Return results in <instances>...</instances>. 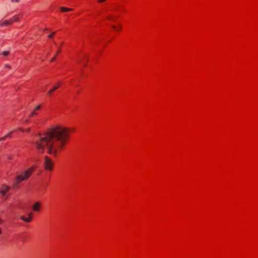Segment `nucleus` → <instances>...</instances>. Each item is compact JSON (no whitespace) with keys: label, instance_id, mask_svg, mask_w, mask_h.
Instances as JSON below:
<instances>
[{"label":"nucleus","instance_id":"a211bd4d","mask_svg":"<svg viewBox=\"0 0 258 258\" xmlns=\"http://www.w3.org/2000/svg\"><path fill=\"white\" fill-rule=\"evenodd\" d=\"M5 68H9V69H10V66L9 65H8V64H6V65L5 66Z\"/></svg>","mask_w":258,"mask_h":258},{"label":"nucleus","instance_id":"393cba45","mask_svg":"<svg viewBox=\"0 0 258 258\" xmlns=\"http://www.w3.org/2000/svg\"><path fill=\"white\" fill-rule=\"evenodd\" d=\"M28 121H29V120H28V119H26V120H25V121L26 122H28Z\"/></svg>","mask_w":258,"mask_h":258},{"label":"nucleus","instance_id":"6e6552de","mask_svg":"<svg viewBox=\"0 0 258 258\" xmlns=\"http://www.w3.org/2000/svg\"><path fill=\"white\" fill-rule=\"evenodd\" d=\"M31 216H32V213H30L29 214V217L28 218H25L24 216H22L20 217V219L26 222H29L31 220Z\"/></svg>","mask_w":258,"mask_h":258},{"label":"nucleus","instance_id":"20e7f679","mask_svg":"<svg viewBox=\"0 0 258 258\" xmlns=\"http://www.w3.org/2000/svg\"><path fill=\"white\" fill-rule=\"evenodd\" d=\"M10 187L6 185L2 184L0 186V194L4 197V200H6L8 197L7 196V192L10 189Z\"/></svg>","mask_w":258,"mask_h":258},{"label":"nucleus","instance_id":"7ed1b4c3","mask_svg":"<svg viewBox=\"0 0 258 258\" xmlns=\"http://www.w3.org/2000/svg\"><path fill=\"white\" fill-rule=\"evenodd\" d=\"M44 168L45 170L52 171L53 167V163L51 159L47 156L44 157Z\"/></svg>","mask_w":258,"mask_h":258},{"label":"nucleus","instance_id":"6ab92c4d","mask_svg":"<svg viewBox=\"0 0 258 258\" xmlns=\"http://www.w3.org/2000/svg\"><path fill=\"white\" fill-rule=\"evenodd\" d=\"M19 130H20L22 132H24V130L22 128H19Z\"/></svg>","mask_w":258,"mask_h":258},{"label":"nucleus","instance_id":"f8f14e48","mask_svg":"<svg viewBox=\"0 0 258 258\" xmlns=\"http://www.w3.org/2000/svg\"><path fill=\"white\" fill-rule=\"evenodd\" d=\"M2 53L4 55L7 56L9 54V52L8 51H4Z\"/></svg>","mask_w":258,"mask_h":258},{"label":"nucleus","instance_id":"2eb2a0df","mask_svg":"<svg viewBox=\"0 0 258 258\" xmlns=\"http://www.w3.org/2000/svg\"><path fill=\"white\" fill-rule=\"evenodd\" d=\"M6 138H7V137L6 136L2 138H0V141H5L6 139Z\"/></svg>","mask_w":258,"mask_h":258},{"label":"nucleus","instance_id":"412c9836","mask_svg":"<svg viewBox=\"0 0 258 258\" xmlns=\"http://www.w3.org/2000/svg\"><path fill=\"white\" fill-rule=\"evenodd\" d=\"M2 222V219L0 218V223H1ZM2 230H1V229L0 228V234H2Z\"/></svg>","mask_w":258,"mask_h":258},{"label":"nucleus","instance_id":"f257e3e1","mask_svg":"<svg viewBox=\"0 0 258 258\" xmlns=\"http://www.w3.org/2000/svg\"><path fill=\"white\" fill-rule=\"evenodd\" d=\"M69 128L61 126L55 127L43 135H39L34 143L36 149L43 153L45 150L49 154L56 156L69 139Z\"/></svg>","mask_w":258,"mask_h":258},{"label":"nucleus","instance_id":"f3484780","mask_svg":"<svg viewBox=\"0 0 258 258\" xmlns=\"http://www.w3.org/2000/svg\"><path fill=\"white\" fill-rule=\"evenodd\" d=\"M55 32H52V33L50 34V35H49L48 37L49 38H52V36H53V35L55 34Z\"/></svg>","mask_w":258,"mask_h":258},{"label":"nucleus","instance_id":"f03ea898","mask_svg":"<svg viewBox=\"0 0 258 258\" xmlns=\"http://www.w3.org/2000/svg\"><path fill=\"white\" fill-rule=\"evenodd\" d=\"M33 170L34 167H31L24 172V176L21 175L17 176L14 179V186L16 187L21 181L28 178Z\"/></svg>","mask_w":258,"mask_h":258},{"label":"nucleus","instance_id":"aec40b11","mask_svg":"<svg viewBox=\"0 0 258 258\" xmlns=\"http://www.w3.org/2000/svg\"><path fill=\"white\" fill-rule=\"evenodd\" d=\"M11 1L12 2H19V0H11Z\"/></svg>","mask_w":258,"mask_h":258},{"label":"nucleus","instance_id":"a878e982","mask_svg":"<svg viewBox=\"0 0 258 258\" xmlns=\"http://www.w3.org/2000/svg\"><path fill=\"white\" fill-rule=\"evenodd\" d=\"M112 27L113 28H114V29L115 28V26H112Z\"/></svg>","mask_w":258,"mask_h":258},{"label":"nucleus","instance_id":"423d86ee","mask_svg":"<svg viewBox=\"0 0 258 258\" xmlns=\"http://www.w3.org/2000/svg\"><path fill=\"white\" fill-rule=\"evenodd\" d=\"M60 86V84L59 82L57 83L56 86H54L52 89H51L49 91H48L47 93V95L50 97L52 93L55 90H56Z\"/></svg>","mask_w":258,"mask_h":258},{"label":"nucleus","instance_id":"9d476101","mask_svg":"<svg viewBox=\"0 0 258 258\" xmlns=\"http://www.w3.org/2000/svg\"><path fill=\"white\" fill-rule=\"evenodd\" d=\"M60 10H61L62 12H68V11H72V9H70V8H67L63 7H60Z\"/></svg>","mask_w":258,"mask_h":258},{"label":"nucleus","instance_id":"4468645a","mask_svg":"<svg viewBox=\"0 0 258 258\" xmlns=\"http://www.w3.org/2000/svg\"><path fill=\"white\" fill-rule=\"evenodd\" d=\"M36 114H37V113H36L35 111H32L30 115V117H32L34 115Z\"/></svg>","mask_w":258,"mask_h":258},{"label":"nucleus","instance_id":"dca6fc26","mask_svg":"<svg viewBox=\"0 0 258 258\" xmlns=\"http://www.w3.org/2000/svg\"><path fill=\"white\" fill-rule=\"evenodd\" d=\"M41 108V106L40 105H37L36 107H35V110H39Z\"/></svg>","mask_w":258,"mask_h":258},{"label":"nucleus","instance_id":"9b49d317","mask_svg":"<svg viewBox=\"0 0 258 258\" xmlns=\"http://www.w3.org/2000/svg\"><path fill=\"white\" fill-rule=\"evenodd\" d=\"M60 51H61L60 49H59L57 51L56 53L55 54L54 56L51 59L50 61H54L55 60V58H56V56L57 53H59Z\"/></svg>","mask_w":258,"mask_h":258},{"label":"nucleus","instance_id":"ddd939ff","mask_svg":"<svg viewBox=\"0 0 258 258\" xmlns=\"http://www.w3.org/2000/svg\"><path fill=\"white\" fill-rule=\"evenodd\" d=\"M12 132H11L9 133L6 136L7 138H11L12 137Z\"/></svg>","mask_w":258,"mask_h":258},{"label":"nucleus","instance_id":"b1692460","mask_svg":"<svg viewBox=\"0 0 258 258\" xmlns=\"http://www.w3.org/2000/svg\"><path fill=\"white\" fill-rule=\"evenodd\" d=\"M27 132H29L30 131V128H28L26 130Z\"/></svg>","mask_w":258,"mask_h":258},{"label":"nucleus","instance_id":"4be33fe9","mask_svg":"<svg viewBox=\"0 0 258 258\" xmlns=\"http://www.w3.org/2000/svg\"><path fill=\"white\" fill-rule=\"evenodd\" d=\"M106 0H98V2L99 3H102V2H105L106 1Z\"/></svg>","mask_w":258,"mask_h":258},{"label":"nucleus","instance_id":"0eeeda50","mask_svg":"<svg viewBox=\"0 0 258 258\" xmlns=\"http://www.w3.org/2000/svg\"><path fill=\"white\" fill-rule=\"evenodd\" d=\"M12 23H13L12 22V20L10 19L9 20H5L4 22L0 23V26L1 27H5V26H8L9 25H11Z\"/></svg>","mask_w":258,"mask_h":258},{"label":"nucleus","instance_id":"1a4fd4ad","mask_svg":"<svg viewBox=\"0 0 258 258\" xmlns=\"http://www.w3.org/2000/svg\"><path fill=\"white\" fill-rule=\"evenodd\" d=\"M20 17V15H17L14 16L12 18H11L12 23H13L14 22H18L19 21Z\"/></svg>","mask_w":258,"mask_h":258},{"label":"nucleus","instance_id":"5701e85b","mask_svg":"<svg viewBox=\"0 0 258 258\" xmlns=\"http://www.w3.org/2000/svg\"><path fill=\"white\" fill-rule=\"evenodd\" d=\"M107 18L109 19H112V16H109L107 17Z\"/></svg>","mask_w":258,"mask_h":258},{"label":"nucleus","instance_id":"39448f33","mask_svg":"<svg viewBox=\"0 0 258 258\" xmlns=\"http://www.w3.org/2000/svg\"><path fill=\"white\" fill-rule=\"evenodd\" d=\"M41 208V204L39 201L36 202L32 206V209L36 212H38Z\"/></svg>","mask_w":258,"mask_h":258}]
</instances>
